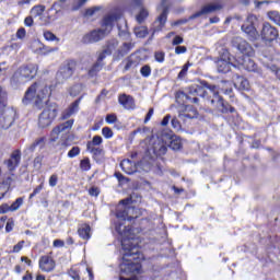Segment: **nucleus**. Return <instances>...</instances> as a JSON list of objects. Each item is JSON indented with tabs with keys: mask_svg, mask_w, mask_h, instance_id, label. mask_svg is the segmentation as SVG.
<instances>
[{
	"mask_svg": "<svg viewBox=\"0 0 280 280\" xmlns=\"http://www.w3.org/2000/svg\"><path fill=\"white\" fill-rule=\"evenodd\" d=\"M150 16V13L145 9H141L140 12L136 16V21L141 25V23L145 22V19Z\"/></svg>",
	"mask_w": 280,
	"mask_h": 280,
	"instance_id": "nucleus-35",
	"label": "nucleus"
},
{
	"mask_svg": "<svg viewBox=\"0 0 280 280\" xmlns=\"http://www.w3.org/2000/svg\"><path fill=\"white\" fill-rule=\"evenodd\" d=\"M118 104H120V106H122L126 110H135V108H137L135 97L126 93L118 95Z\"/></svg>",
	"mask_w": 280,
	"mask_h": 280,
	"instance_id": "nucleus-20",
	"label": "nucleus"
},
{
	"mask_svg": "<svg viewBox=\"0 0 280 280\" xmlns=\"http://www.w3.org/2000/svg\"><path fill=\"white\" fill-rule=\"evenodd\" d=\"M203 85L206 86V89L210 90V94L207 93V90H205V88L200 85H196L192 89V93H195V95H198L199 97H207V100H209V97H213V95H220V92L215 91L218 89L215 85L209 84L207 82H205Z\"/></svg>",
	"mask_w": 280,
	"mask_h": 280,
	"instance_id": "nucleus-17",
	"label": "nucleus"
},
{
	"mask_svg": "<svg viewBox=\"0 0 280 280\" xmlns=\"http://www.w3.org/2000/svg\"><path fill=\"white\" fill-rule=\"evenodd\" d=\"M255 23H257V16L254 14H249L245 23L241 26L242 32L250 36V38H255L257 36V28L255 27Z\"/></svg>",
	"mask_w": 280,
	"mask_h": 280,
	"instance_id": "nucleus-16",
	"label": "nucleus"
},
{
	"mask_svg": "<svg viewBox=\"0 0 280 280\" xmlns=\"http://www.w3.org/2000/svg\"><path fill=\"white\" fill-rule=\"evenodd\" d=\"M179 117H184L185 119H196V117H198V109L191 105H185L184 112Z\"/></svg>",
	"mask_w": 280,
	"mask_h": 280,
	"instance_id": "nucleus-26",
	"label": "nucleus"
},
{
	"mask_svg": "<svg viewBox=\"0 0 280 280\" xmlns=\"http://www.w3.org/2000/svg\"><path fill=\"white\" fill-rule=\"evenodd\" d=\"M165 172V162L161 164V162H158L154 167V174L158 176H163V173Z\"/></svg>",
	"mask_w": 280,
	"mask_h": 280,
	"instance_id": "nucleus-43",
	"label": "nucleus"
},
{
	"mask_svg": "<svg viewBox=\"0 0 280 280\" xmlns=\"http://www.w3.org/2000/svg\"><path fill=\"white\" fill-rule=\"evenodd\" d=\"M38 268L42 272H54L56 270V259H54V252L39 257Z\"/></svg>",
	"mask_w": 280,
	"mask_h": 280,
	"instance_id": "nucleus-12",
	"label": "nucleus"
},
{
	"mask_svg": "<svg viewBox=\"0 0 280 280\" xmlns=\"http://www.w3.org/2000/svg\"><path fill=\"white\" fill-rule=\"evenodd\" d=\"M52 246L55 248H62V247H65V241H62V240H55L52 242Z\"/></svg>",
	"mask_w": 280,
	"mask_h": 280,
	"instance_id": "nucleus-60",
	"label": "nucleus"
},
{
	"mask_svg": "<svg viewBox=\"0 0 280 280\" xmlns=\"http://www.w3.org/2000/svg\"><path fill=\"white\" fill-rule=\"evenodd\" d=\"M80 170H82V172H89L91 170V159L84 158L83 160H81Z\"/></svg>",
	"mask_w": 280,
	"mask_h": 280,
	"instance_id": "nucleus-37",
	"label": "nucleus"
},
{
	"mask_svg": "<svg viewBox=\"0 0 280 280\" xmlns=\"http://www.w3.org/2000/svg\"><path fill=\"white\" fill-rule=\"evenodd\" d=\"M23 206V197H19L15 199V201L10 206L11 211H19L21 207Z\"/></svg>",
	"mask_w": 280,
	"mask_h": 280,
	"instance_id": "nucleus-40",
	"label": "nucleus"
},
{
	"mask_svg": "<svg viewBox=\"0 0 280 280\" xmlns=\"http://www.w3.org/2000/svg\"><path fill=\"white\" fill-rule=\"evenodd\" d=\"M25 34H26L25 28L21 27V28H19L18 32H16V37H18V38H25Z\"/></svg>",
	"mask_w": 280,
	"mask_h": 280,
	"instance_id": "nucleus-63",
	"label": "nucleus"
},
{
	"mask_svg": "<svg viewBox=\"0 0 280 280\" xmlns=\"http://www.w3.org/2000/svg\"><path fill=\"white\" fill-rule=\"evenodd\" d=\"M130 207L128 208H124V209H118L116 211V218L118 220H121L120 222H117L115 224V231H117V224H121V231H126V229H130L131 230V234L135 237V244H137V246H139V242L137 241V236L135 235V231H137V233H143V232H148V231H152V229H154V223L152 222V220L148 219V218H142L139 220V217H130L128 213L130 211ZM127 222H131L132 224H135L136 222H139V226L137 228H132V226H124V224Z\"/></svg>",
	"mask_w": 280,
	"mask_h": 280,
	"instance_id": "nucleus-2",
	"label": "nucleus"
},
{
	"mask_svg": "<svg viewBox=\"0 0 280 280\" xmlns=\"http://www.w3.org/2000/svg\"><path fill=\"white\" fill-rule=\"evenodd\" d=\"M206 102L210 104L214 113H220L221 115H233V113H237V109L229 104V102L224 101V97L220 94H214L213 96L206 98Z\"/></svg>",
	"mask_w": 280,
	"mask_h": 280,
	"instance_id": "nucleus-8",
	"label": "nucleus"
},
{
	"mask_svg": "<svg viewBox=\"0 0 280 280\" xmlns=\"http://www.w3.org/2000/svg\"><path fill=\"white\" fill-rule=\"evenodd\" d=\"M58 11L56 8L52 5L50 9L47 11V19L48 21H55L57 19Z\"/></svg>",
	"mask_w": 280,
	"mask_h": 280,
	"instance_id": "nucleus-46",
	"label": "nucleus"
},
{
	"mask_svg": "<svg viewBox=\"0 0 280 280\" xmlns=\"http://www.w3.org/2000/svg\"><path fill=\"white\" fill-rule=\"evenodd\" d=\"M104 143V139L102 136H94L92 140L86 142V152H90L92 154V159H95L96 156H102L104 154V148L100 147Z\"/></svg>",
	"mask_w": 280,
	"mask_h": 280,
	"instance_id": "nucleus-11",
	"label": "nucleus"
},
{
	"mask_svg": "<svg viewBox=\"0 0 280 280\" xmlns=\"http://www.w3.org/2000/svg\"><path fill=\"white\" fill-rule=\"evenodd\" d=\"M106 124H117V114H108L105 117Z\"/></svg>",
	"mask_w": 280,
	"mask_h": 280,
	"instance_id": "nucleus-51",
	"label": "nucleus"
},
{
	"mask_svg": "<svg viewBox=\"0 0 280 280\" xmlns=\"http://www.w3.org/2000/svg\"><path fill=\"white\" fill-rule=\"evenodd\" d=\"M117 47H119V40L117 38L107 39L98 56H102L105 60L106 56H113L115 61H119L132 51V43H124L118 49Z\"/></svg>",
	"mask_w": 280,
	"mask_h": 280,
	"instance_id": "nucleus-5",
	"label": "nucleus"
},
{
	"mask_svg": "<svg viewBox=\"0 0 280 280\" xmlns=\"http://www.w3.org/2000/svg\"><path fill=\"white\" fill-rule=\"evenodd\" d=\"M175 100L177 104H183V105L187 104V102H191V104H198L199 102L198 97L196 96L191 97L183 91H178L175 93Z\"/></svg>",
	"mask_w": 280,
	"mask_h": 280,
	"instance_id": "nucleus-23",
	"label": "nucleus"
},
{
	"mask_svg": "<svg viewBox=\"0 0 280 280\" xmlns=\"http://www.w3.org/2000/svg\"><path fill=\"white\" fill-rule=\"evenodd\" d=\"M154 59H155V62H160V63L165 62V51L163 50L155 51Z\"/></svg>",
	"mask_w": 280,
	"mask_h": 280,
	"instance_id": "nucleus-44",
	"label": "nucleus"
},
{
	"mask_svg": "<svg viewBox=\"0 0 280 280\" xmlns=\"http://www.w3.org/2000/svg\"><path fill=\"white\" fill-rule=\"evenodd\" d=\"M24 25H26V27H32V25H34V19L32 16L25 18Z\"/></svg>",
	"mask_w": 280,
	"mask_h": 280,
	"instance_id": "nucleus-62",
	"label": "nucleus"
},
{
	"mask_svg": "<svg viewBox=\"0 0 280 280\" xmlns=\"http://www.w3.org/2000/svg\"><path fill=\"white\" fill-rule=\"evenodd\" d=\"M23 156V153L21 152V149H15L11 152L9 159L3 161V164L7 166L9 172H15L16 167L21 165V159Z\"/></svg>",
	"mask_w": 280,
	"mask_h": 280,
	"instance_id": "nucleus-15",
	"label": "nucleus"
},
{
	"mask_svg": "<svg viewBox=\"0 0 280 280\" xmlns=\"http://www.w3.org/2000/svg\"><path fill=\"white\" fill-rule=\"evenodd\" d=\"M172 127L175 128L176 130H178L180 128V121H178V118H173L171 120Z\"/></svg>",
	"mask_w": 280,
	"mask_h": 280,
	"instance_id": "nucleus-61",
	"label": "nucleus"
},
{
	"mask_svg": "<svg viewBox=\"0 0 280 280\" xmlns=\"http://www.w3.org/2000/svg\"><path fill=\"white\" fill-rule=\"evenodd\" d=\"M267 16L269 20L272 21L276 25H279L280 27V13L278 11H269L267 13Z\"/></svg>",
	"mask_w": 280,
	"mask_h": 280,
	"instance_id": "nucleus-34",
	"label": "nucleus"
},
{
	"mask_svg": "<svg viewBox=\"0 0 280 280\" xmlns=\"http://www.w3.org/2000/svg\"><path fill=\"white\" fill-rule=\"evenodd\" d=\"M38 75V65L27 63L21 66L12 75L11 80L19 84L21 82H32Z\"/></svg>",
	"mask_w": 280,
	"mask_h": 280,
	"instance_id": "nucleus-7",
	"label": "nucleus"
},
{
	"mask_svg": "<svg viewBox=\"0 0 280 280\" xmlns=\"http://www.w3.org/2000/svg\"><path fill=\"white\" fill-rule=\"evenodd\" d=\"M120 167L125 174L132 175L137 172V166H135V162L130 160H122L120 162Z\"/></svg>",
	"mask_w": 280,
	"mask_h": 280,
	"instance_id": "nucleus-25",
	"label": "nucleus"
},
{
	"mask_svg": "<svg viewBox=\"0 0 280 280\" xmlns=\"http://www.w3.org/2000/svg\"><path fill=\"white\" fill-rule=\"evenodd\" d=\"M78 235L81 240H91V225L89 223L81 224L78 229Z\"/></svg>",
	"mask_w": 280,
	"mask_h": 280,
	"instance_id": "nucleus-27",
	"label": "nucleus"
},
{
	"mask_svg": "<svg viewBox=\"0 0 280 280\" xmlns=\"http://www.w3.org/2000/svg\"><path fill=\"white\" fill-rule=\"evenodd\" d=\"M22 280H34V276L30 271H26V273L22 277Z\"/></svg>",
	"mask_w": 280,
	"mask_h": 280,
	"instance_id": "nucleus-64",
	"label": "nucleus"
},
{
	"mask_svg": "<svg viewBox=\"0 0 280 280\" xmlns=\"http://www.w3.org/2000/svg\"><path fill=\"white\" fill-rule=\"evenodd\" d=\"M192 65H194V63L187 61V62L183 66L182 70H180L179 73L177 74L178 80H183V78H186V77H187V72L189 71V67H192Z\"/></svg>",
	"mask_w": 280,
	"mask_h": 280,
	"instance_id": "nucleus-36",
	"label": "nucleus"
},
{
	"mask_svg": "<svg viewBox=\"0 0 280 280\" xmlns=\"http://www.w3.org/2000/svg\"><path fill=\"white\" fill-rule=\"evenodd\" d=\"M80 147H72V149L68 152V159H75V156H80Z\"/></svg>",
	"mask_w": 280,
	"mask_h": 280,
	"instance_id": "nucleus-45",
	"label": "nucleus"
},
{
	"mask_svg": "<svg viewBox=\"0 0 280 280\" xmlns=\"http://www.w3.org/2000/svg\"><path fill=\"white\" fill-rule=\"evenodd\" d=\"M260 37L266 43H272L279 38V30H277V27L272 26L270 23L265 22L260 31Z\"/></svg>",
	"mask_w": 280,
	"mask_h": 280,
	"instance_id": "nucleus-14",
	"label": "nucleus"
},
{
	"mask_svg": "<svg viewBox=\"0 0 280 280\" xmlns=\"http://www.w3.org/2000/svg\"><path fill=\"white\" fill-rule=\"evenodd\" d=\"M44 38L45 40L54 43V40H57V43L60 40L56 34L51 33V31H45L44 32Z\"/></svg>",
	"mask_w": 280,
	"mask_h": 280,
	"instance_id": "nucleus-41",
	"label": "nucleus"
},
{
	"mask_svg": "<svg viewBox=\"0 0 280 280\" xmlns=\"http://www.w3.org/2000/svg\"><path fill=\"white\" fill-rule=\"evenodd\" d=\"M184 40H185V39L183 38V36L176 35V36L173 38V40H172V45H173V46L183 45Z\"/></svg>",
	"mask_w": 280,
	"mask_h": 280,
	"instance_id": "nucleus-54",
	"label": "nucleus"
},
{
	"mask_svg": "<svg viewBox=\"0 0 280 280\" xmlns=\"http://www.w3.org/2000/svg\"><path fill=\"white\" fill-rule=\"evenodd\" d=\"M135 34L137 38H145L150 32L148 31L147 26H138L135 28Z\"/></svg>",
	"mask_w": 280,
	"mask_h": 280,
	"instance_id": "nucleus-31",
	"label": "nucleus"
},
{
	"mask_svg": "<svg viewBox=\"0 0 280 280\" xmlns=\"http://www.w3.org/2000/svg\"><path fill=\"white\" fill-rule=\"evenodd\" d=\"M170 139H171V141H170L168 148L171 150H174L175 152H177V150H183V142L180 141V138L173 135V136H171Z\"/></svg>",
	"mask_w": 280,
	"mask_h": 280,
	"instance_id": "nucleus-28",
	"label": "nucleus"
},
{
	"mask_svg": "<svg viewBox=\"0 0 280 280\" xmlns=\"http://www.w3.org/2000/svg\"><path fill=\"white\" fill-rule=\"evenodd\" d=\"M45 12V5L38 4L31 9V14L36 19L38 16H43V13Z\"/></svg>",
	"mask_w": 280,
	"mask_h": 280,
	"instance_id": "nucleus-32",
	"label": "nucleus"
},
{
	"mask_svg": "<svg viewBox=\"0 0 280 280\" xmlns=\"http://www.w3.org/2000/svg\"><path fill=\"white\" fill-rule=\"evenodd\" d=\"M232 45L242 54L241 57L255 56V48H253V46L242 37H234Z\"/></svg>",
	"mask_w": 280,
	"mask_h": 280,
	"instance_id": "nucleus-13",
	"label": "nucleus"
},
{
	"mask_svg": "<svg viewBox=\"0 0 280 280\" xmlns=\"http://www.w3.org/2000/svg\"><path fill=\"white\" fill-rule=\"evenodd\" d=\"M102 135L104 139H113V137L115 136V132H113V129L110 127H103Z\"/></svg>",
	"mask_w": 280,
	"mask_h": 280,
	"instance_id": "nucleus-42",
	"label": "nucleus"
},
{
	"mask_svg": "<svg viewBox=\"0 0 280 280\" xmlns=\"http://www.w3.org/2000/svg\"><path fill=\"white\" fill-rule=\"evenodd\" d=\"M75 69H78V60L67 59L56 73L58 84H63L67 80H71L73 73H75Z\"/></svg>",
	"mask_w": 280,
	"mask_h": 280,
	"instance_id": "nucleus-9",
	"label": "nucleus"
},
{
	"mask_svg": "<svg viewBox=\"0 0 280 280\" xmlns=\"http://www.w3.org/2000/svg\"><path fill=\"white\" fill-rule=\"evenodd\" d=\"M221 92H223L224 95H229V97H235V94L233 93V88L221 89Z\"/></svg>",
	"mask_w": 280,
	"mask_h": 280,
	"instance_id": "nucleus-59",
	"label": "nucleus"
},
{
	"mask_svg": "<svg viewBox=\"0 0 280 280\" xmlns=\"http://www.w3.org/2000/svg\"><path fill=\"white\" fill-rule=\"evenodd\" d=\"M218 10H222V4L210 3L208 5H205L200 11L190 15L189 21H194V19H198L202 16V14H211V12H215Z\"/></svg>",
	"mask_w": 280,
	"mask_h": 280,
	"instance_id": "nucleus-21",
	"label": "nucleus"
},
{
	"mask_svg": "<svg viewBox=\"0 0 280 280\" xmlns=\"http://www.w3.org/2000/svg\"><path fill=\"white\" fill-rule=\"evenodd\" d=\"M102 10V7H92L85 10L84 16H93L95 12H100Z\"/></svg>",
	"mask_w": 280,
	"mask_h": 280,
	"instance_id": "nucleus-48",
	"label": "nucleus"
},
{
	"mask_svg": "<svg viewBox=\"0 0 280 280\" xmlns=\"http://www.w3.org/2000/svg\"><path fill=\"white\" fill-rule=\"evenodd\" d=\"M153 152L156 154V156H165L167 154V145L165 144H159V147H153Z\"/></svg>",
	"mask_w": 280,
	"mask_h": 280,
	"instance_id": "nucleus-33",
	"label": "nucleus"
},
{
	"mask_svg": "<svg viewBox=\"0 0 280 280\" xmlns=\"http://www.w3.org/2000/svg\"><path fill=\"white\" fill-rule=\"evenodd\" d=\"M9 211H12L10 209V205L8 203L0 205V214L8 213Z\"/></svg>",
	"mask_w": 280,
	"mask_h": 280,
	"instance_id": "nucleus-58",
	"label": "nucleus"
},
{
	"mask_svg": "<svg viewBox=\"0 0 280 280\" xmlns=\"http://www.w3.org/2000/svg\"><path fill=\"white\" fill-rule=\"evenodd\" d=\"M45 189V183H40L37 187L34 188L33 192L28 196V200H32V198L36 197L39 191H43Z\"/></svg>",
	"mask_w": 280,
	"mask_h": 280,
	"instance_id": "nucleus-47",
	"label": "nucleus"
},
{
	"mask_svg": "<svg viewBox=\"0 0 280 280\" xmlns=\"http://www.w3.org/2000/svg\"><path fill=\"white\" fill-rule=\"evenodd\" d=\"M47 95H49V86L46 85L44 81H35L25 91L22 98V104H24V106H30V104L33 102L34 106H36L38 110H42V108L45 106L44 100L47 97Z\"/></svg>",
	"mask_w": 280,
	"mask_h": 280,
	"instance_id": "nucleus-3",
	"label": "nucleus"
},
{
	"mask_svg": "<svg viewBox=\"0 0 280 280\" xmlns=\"http://www.w3.org/2000/svg\"><path fill=\"white\" fill-rule=\"evenodd\" d=\"M75 122L74 119H69L58 126H56L54 129H52V132L55 135H60V132H65L67 130H71V128H73V124Z\"/></svg>",
	"mask_w": 280,
	"mask_h": 280,
	"instance_id": "nucleus-24",
	"label": "nucleus"
},
{
	"mask_svg": "<svg viewBox=\"0 0 280 280\" xmlns=\"http://www.w3.org/2000/svg\"><path fill=\"white\" fill-rule=\"evenodd\" d=\"M140 73L142 78H150V75H152V68L150 67V65H144L141 67Z\"/></svg>",
	"mask_w": 280,
	"mask_h": 280,
	"instance_id": "nucleus-39",
	"label": "nucleus"
},
{
	"mask_svg": "<svg viewBox=\"0 0 280 280\" xmlns=\"http://www.w3.org/2000/svg\"><path fill=\"white\" fill-rule=\"evenodd\" d=\"M118 21L119 15L117 14L105 15L101 22L102 28L93 30L90 33L83 35V45H93V43H100V40H104V38H106V36L113 32V27H115V23Z\"/></svg>",
	"mask_w": 280,
	"mask_h": 280,
	"instance_id": "nucleus-4",
	"label": "nucleus"
},
{
	"mask_svg": "<svg viewBox=\"0 0 280 280\" xmlns=\"http://www.w3.org/2000/svg\"><path fill=\"white\" fill-rule=\"evenodd\" d=\"M231 66H233V63L221 59L218 61V71L219 73H229V71H231Z\"/></svg>",
	"mask_w": 280,
	"mask_h": 280,
	"instance_id": "nucleus-29",
	"label": "nucleus"
},
{
	"mask_svg": "<svg viewBox=\"0 0 280 280\" xmlns=\"http://www.w3.org/2000/svg\"><path fill=\"white\" fill-rule=\"evenodd\" d=\"M23 246H25V241H20L13 246L12 253H21V250H23Z\"/></svg>",
	"mask_w": 280,
	"mask_h": 280,
	"instance_id": "nucleus-52",
	"label": "nucleus"
},
{
	"mask_svg": "<svg viewBox=\"0 0 280 280\" xmlns=\"http://www.w3.org/2000/svg\"><path fill=\"white\" fill-rule=\"evenodd\" d=\"M89 195H90V196H94L95 198H97V196H100V188H98V187H95V186H92V187L89 189Z\"/></svg>",
	"mask_w": 280,
	"mask_h": 280,
	"instance_id": "nucleus-57",
	"label": "nucleus"
},
{
	"mask_svg": "<svg viewBox=\"0 0 280 280\" xmlns=\"http://www.w3.org/2000/svg\"><path fill=\"white\" fill-rule=\"evenodd\" d=\"M58 117V107L57 106H48L46 107L38 117V126L39 128H49L51 124Z\"/></svg>",
	"mask_w": 280,
	"mask_h": 280,
	"instance_id": "nucleus-10",
	"label": "nucleus"
},
{
	"mask_svg": "<svg viewBox=\"0 0 280 280\" xmlns=\"http://www.w3.org/2000/svg\"><path fill=\"white\" fill-rule=\"evenodd\" d=\"M82 102V96L77 98L74 102H72L68 108H66L60 117L61 121H65L66 119H69V117H72V115H75L80 110V103Z\"/></svg>",
	"mask_w": 280,
	"mask_h": 280,
	"instance_id": "nucleus-19",
	"label": "nucleus"
},
{
	"mask_svg": "<svg viewBox=\"0 0 280 280\" xmlns=\"http://www.w3.org/2000/svg\"><path fill=\"white\" fill-rule=\"evenodd\" d=\"M13 230H14V220L9 219L5 224V233H12Z\"/></svg>",
	"mask_w": 280,
	"mask_h": 280,
	"instance_id": "nucleus-53",
	"label": "nucleus"
},
{
	"mask_svg": "<svg viewBox=\"0 0 280 280\" xmlns=\"http://www.w3.org/2000/svg\"><path fill=\"white\" fill-rule=\"evenodd\" d=\"M104 60H105L104 57L98 55L96 62H94L88 71V75L90 78H97V74L100 73V71L104 69V65H105Z\"/></svg>",
	"mask_w": 280,
	"mask_h": 280,
	"instance_id": "nucleus-22",
	"label": "nucleus"
},
{
	"mask_svg": "<svg viewBox=\"0 0 280 280\" xmlns=\"http://www.w3.org/2000/svg\"><path fill=\"white\" fill-rule=\"evenodd\" d=\"M115 178H117L118 183H129L130 179L126 176H124V174H121V172H115L114 173Z\"/></svg>",
	"mask_w": 280,
	"mask_h": 280,
	"instance_id": "nucleus-49",
	"label": "nucleus"
},
{
	"mask_svg": "<svg viewBox=\"0 0 280 280\" xmlns=\"http://www.w3.org/2000/svg\"><path fill=\"white\" fill-rule=\"evenodd\" d=\"M68 277L73 280H80V269L71 267L70 270H68Z\"/></svg>",
	"mask_w": 280,
	"mask_h": 280,
	"instance_id": "nucleus-38",
	"label": "nucleus"
},
{
	"mask_svg": "<svg viewBox=\"0 0 280 280\" xmlns=\"http://www.w3.org/2000/svg\"><path fill=\"white\" fill-rule=\"evenodd\" d=\"M5 106H8V93L0 86V130H8L16 121V110L13 108L3 110Z\"/></svg>",
	"mask_w": 280,
	"mask_h": 280,
	"instance_id": "nucleus-6",
	"label": "nucleus"
},
{
	"mask_svg": "<svg viewBox=\"0 0 280 280\" xmlns=\"http://www.w3.org/2000/svg\"><path fill=\"white\" fill-rule=\"evenodd\" d=\"M42 143H45V138H38L36 139L30 147V150H36V148H38V145H42Z\"/></svg>",
	"mask_w": 280,
	"mask_h": 280,
	"instance_id": "nucleus-50",
	"label": "nucleus"
},
{
	"mask_svg": "<svg viewBox=\"0 0 280 280\" xmlns=\"http://www.w3.org/2000/svg\"><path fill=\"white\" fill-rule=\"evenodd\" d=\"M49 186L50 187H56V185H58V175L57 174H52L50 177H49Z\"/></svg>",
	"mask_w": 280,
	"mask_h": 280,
	"instance_id": "nucleus-55",
	"label": "nucleus"
},
{
	"mask_svg": "<svg viewBox=\"0 0 280 280\" xmlns=\"http://www.w3.org/2000/svg\"><path fill=\"white\" fill-rule=\"evenodd\" d=\"M175 54H176L177 56H180V54H187V47H186V46H179V45H177V46L175 47Z\"/></svg>",
	"mask_w": 280,
	"mask_h": 280,
	"instance_id": "nucleus-56",
	"label": "nucleus"
},
{
	"mask_svg": "<svg viewBox=\"0 0 280 280\" xmlns=\"http://www.w3.org/2000/svg\"><path fill=\"white\" fill-rule=\"evenodd\" d=\"M253 56L237 57L236 65L241 69H245V71H257V63L253 59Z\"/></svg>",
	"mask_w": 280,
	"mask_h": 280,
	"instance_id": "nucleus-18",
	"label": "nucleus"
},
{
	"mask_svg": "<svg viewBox=\"0 0 280 280\" xmlns=\"http://www.w3.org/2000/svg\"><path fill=\"white\" fill-rule=\"evenodd\" d=\"M168 12H170V9L165 7L162 13L160 14V16H158V21L160 22V27H165V23H167Z\"/></svg>",
	"mask_w": 280,
	"mask_h": 280,
	"instance_id": "nucleus-30",
	"label": "nucleus"
},
{
	"mask_svg": "<svg viewBox=\"0 0 280 280\" xmlns=\"http://www.w3.org/2000/svg\"><path fill=\"white\" fill-rule=\"evenodd\" d=\"M116 232L120 236V244L125 252L122 261L119 264L120 275L127 277L130 275H141L143 268L141 261L145 259V256H143L141 247L135 243V234H132V230L128 228L121 230V223H118L116 225Z\"/></svg>",
	"mask_w": 280,
	"mask_h": 280,
	"instance_id": "nucleus-1",
	"label": "nucleus"
}]
</instances>
